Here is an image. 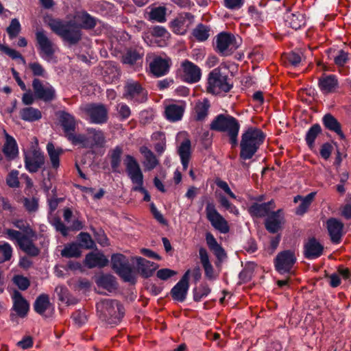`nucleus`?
<instances>
[{
    "label": "nucleus",
    "mask_w": 351,
    "mask_h": 351,
    "mask_svg": "<svg viewBox=\"0 0 351 351\" xmlns=\"http://www.w3.org/2000/svg\"><path fill=\"white\" fill-rule=\"evenodd\" d=\"M21 119L28 122H34L38 121L42 117L41 112L33 107H25L22 108L19 112Z\"/></svg>",
    "instance_id": "37"
},
{
    "label": "nucleus",
    "mask_w": 351,
    "mask_h": 351,
    "mask_svg": "<svg viewBox=\"0 0 351 351\" xmlns=\"http://www.w3.org/2000/svg\"><path fill=\"white\" fill-rule=\"evenodd\" d=\"M19 171L17 170H12L8 176L6 182L8 185L12 188L19 186V181L18 178Z\"/></svg>",
    "instance_id": "63"
},
{
    "label": "nucleus",
    "mask_w": 351,
    "mask_h": 351,
    "mask_svg": "<svg viewBox=\"0 0 351 351\" xmlns=\"http://www.w3.org/2000/svg\"><path fill=\"white\" fill-rule=\"evenodd\" d=\"M296 261L292 250H285L278 254L275 258V267L280 273L289 272Z\"/></svg>",
    "instance_id": "15"
},
{
    "label": "nucleus",
    "mask_w": 351,
    "mask_h": 351,
    "mask_svg": "<svg viewBox=\"0 0 351 351\" xmlns=\"http://www.w3.org/2000/svg\"><path fill=\"white\" fill-rule=\"evenodd\" d=\"M318 85L324 94L333 93L339 86L338 79L335 75H324L319 77Z\"/></svg>",
    "instance_id": "26"
},
{
    "label": "nucleus",
    "mask_w": 351,
    "mask_h": 351,
    "mask_svg": "<svg viewBox=\"0 0 351 351\" xmlns=\"http://www.w3.org/2000/svg\"><path fill=\"white\" fill-rule=\"evenodd\" d=\"M205 211L207 219L215 229L223 234L229 232L230 228L227 221L217 210L213 203L208 202Z\"/></svg>",
    "instance_id": "10"
},
{
    "label": "nucleus",
    "mask_w": 351,
    "mask_h": 351,
    "mask_svg": "<svg viewBox=\"0 0 351 351\" xmlns=\"http://www.w3.org/2000/svg\"><path fill=\"white\" fill-rule=\"evenodd\" d=\"M96 307L100 319L109 324H117L124 314L123 307L114 300H102L97 304Z\"/></svg>",
    "instance_id": "3"
},
{
    "label": "nucleus",
    "mask_w": 351,
    "mask_h": 351,
    "mask_svg": "<svg viewBox=\"0 0 351 351\" xmlns=\"http://www.w3.org/2000/svg\"><path fill=\"white\" fill-rule=\"evenodd\" d=\"M49 297L47 294H40L34 304V311L39 315H43L50 306Z\"/></svg>",
    "instance_id": "40"
},
{
    "label": "nucleus",
    "mask_w": 351,
    "mask_h": 351,
    "mask_svg": "<svg viewBox=\"0 0 351 351\" xmlns=\"http://www.w3.org/2000/svg\"><path fill=\"white\" fill-rule=\"evenodd\" d=\"M123 96L125 99L137 103H143L147 100V93L141 84L134 80H129L124 86Z\"/></svg>",
    "instance_id": "11"
},
{
    "label": "nucleus",
    "mask_w": 351,
    "mask_h": 351,
    "mask_svg": "<svg viewBox=\"0 0 351 351\" xmlns=\"http://www.w3.org/2000/svg\"><path fill=\"white\" fill-rule=\"evenodd\" d=\"M139 151L144 157L143 165L145 170L151 171L158 166L159 160L151 149L146 146H142Z\"/></svg>",
    "instance_id": "31"
},
{
    "label": "nucleus",
    "mask_w": 351,
    "mask_h": 351,
    "mask_svg": "<svg viewBox=\"0 0 351 351\" xmlns=\"http://www.w3.org/2000/svg\"><path fill=\"white\" fill-rule=\"evenodd\" d=\"M79 240L81 245L86 249H93L95 246L94 241L87 232H81L79 234Z\"/></svg>",
    "instance_id": "58"
},
{
    "label": "nucleus",
    "mask_w": 351,
    "mask_h": 351,
    "mask_svg": "<svg viewBox=\"0 0 351 351\" xmlns=\"http://www.w3.org/2000/svg\"><path fill=\"white\" fill-rule=\"evenodd\" d=\"M80 110L84 117L91 123L103 124L108 121V111L104 104H86L81 106Z\"/></svg>",
    "instance_id": "8"
},
{
    "label": "nucleus",
    "mask_w": 351,
    "mask_h": 351,
    "mask_svg": "<svg viewBox=\"0 0 351 351\" xmlns=\"http://www.w3.org/2000/svg\"><path fill=\"white\" fill-rule=\"evenodd\" d=\"M315 194L316 193L315 192H312V193L308 194L306 196L302 197V198L301 199V203L298 206L297 210H296V213L298 215H302L306 212V210H308L311 204L312 203V202L315 196Z\"/></svg>",
    "instance_id": "50"
},
{
    "label": "nucleus",
    "mask_w": 351,
    "mask_h": 351,
    "mask_svg": "<svg viewBox=\"0 0 351 351\" xmlns=\"http://www.w3.org/2000/svg\"><path fill=\"white\" fill-rule=\"evenodd\" d=\"M36 38L41 51V57L49 61L56 52V46L49 39L43 30L36 32Z\"/></svg>",
    "instance_id": "14"
},
{
    "label": "nucleus",
    "mask_w": 351,
    "mask_h": 351,
    "mask_svg": "<svg viewBox=\"0 0 351 351\" xmlns=\"http://www.w3.org/2000/svg\"><path fill=\"white\" fill-rule=\"evenodd\" d=\"M284 223V215L281 209L277 211L272 210L266 217L265 227L270 233H276L282 229Z\"/></svg>",
    "instance_id": "18"
},
{
    "label": "nucleus",
    "mask_w": 351,
    "mask_h": 351,
    "mask_svg": "<svg viewBox=\"0 0 351 351\" xmlns=\"http://www.w3.org/2000/svg\"><path fill=\"white\" fill-rule=\"evenodd\" d=\"M322 128L319 124H314L308 130L306 134L305 140L307 145L310 148L314 146L315 140L317 136L321 133Z\"/></svg>",
    "instance_id": "46"
},
{
    "label": "nucleus",
    "mask_w": 351,
    "mask_h": 351,
    "mask_svg": "<svg viewBox=\"0 0 351 351\" xmlns=\"http://www.w3.org/2000/svg\"><path fill=\"white\" fill-rule=\"evenodd\" d=\"M29 68L31 69L34 75L45 77L46 73L45 70L39 62H34L29 63Z\"/></svg>",
    "instance_id": "64"
},
{
    "label": "nucleus",
    "mask_w": 351,
    "mask_h": 351,
    "mask_svg": "<svg viewBox=\"0 0 351 351\" xmlns=\"http://www.w3.org/2000/svg\"><path fill=\"white\" fill-rule=\"evenodd\" d=\"M326 224L332 242L339 243L343 235V223L335 218H330L328 219Z\"/></svg>",
    "instance_id": "24"
},
{
    "label": "nucleus",
    "mask_w": 351,
    "mask_h": 351,
    "mask_svg": "<svg viewBox=\"0 0 351 351\" xmlns=\"http://www.w3.org/2000/svg\"><path fill=\"white\" fill-rule=\"evenodd\" d=\"M302 56L300 51H291L288 54L287 60L292 66H297L302 62Z\"/></svg>",
    "instance_id": "62"
},
{
    "label": "nucleus",
    "mask_w": 351,
    "mask_h": 351,
    "mask_svg": "<svg viewBox=\"0 0 351 351\" xmlns=\"http://www.w3.org/2000/svg\"><path fill=\"white\" fill-rule=\"evenodd\" d=\"M124 164L126 172L132 182L134 184L132 189L144 194V201H150V195L147 191L143 187V174L137 160L131 155H126Z\"/></svg>",
    "instance_id": "5"
},
{
    "label": "nucleus",
    "mask_w": 351,
    "mask_h": 351,
    "mask_svg": "<svg viewBox=\"0 0 351 351\" xmlns=\"http://www.w3.org/2000/svg\"><path fill=\"white\" fill-rule=\"evenodd\" d=\"M135 259L136 261L138 270L144 278L152 276L158 267L156 263L147 261L142 257H136Z\"/></svg>",
    "instance_id": "28"
},
{
    "label": "nucleus",
    "mask_w": 351,
    "mask_h": 351,
    "mask_svg": "<svg viewBox=\"0 0 351 351\" xmlns=\"http://www.w3.org/2000/svg\"><path fill=\"white\" fill-rule=\"evenodd\" d=\"M108 263V258L103 254L100 253L90 252L85 258V265L88 268L104 267Z\"/></svg>",
    "instance_id": "32"
},
{
    "label": "nucleus",
    "mask_w": 351,
    "mask_h": 351,
    "mask_svg": "<svg viewBox=\"0 0 351 351\" xmlns=\"http://www.w3.org/2000/svg\"><path fill=\"white\" fill-rule=\"evenodd\" d=\"M219 202L221 205L228 210L230 213H233L235 215H239L238 208L230 203L225 196H221L219 198Z\"/></svg>",
    "instance_id": "61"
},
{
    "label": "nucleus",
    "mask_w": 351,
    "mask_h": 351,
    "mask_svg": "<svg viewBox=\"0 0 351 351\" xmlns=\"http://www.w3.org/2000/svg\"><path fill=\"white\" fill-rule=\"evenodd\" d=\"M47 150L53 167H58L60 165V156L62 153V149H56L52 143H49L47 145Z\"/></svg>",
    "instance_id": "43"
},
{
    "label": "nucleus",
    "mask_w": 351,
    "mask_h": 351,
    "mask_svg": "<svg viewBox=\"0 0 351 351\" xmlns=\"http://www.w3.org/2000/svg\"><path fill=\"white\" fill-rule=\"evenodd\" d=\"M3 152L9 159H14L19 153L15 139L7 133H5V142L3 147Z\"/></svg>",
    "instance_id": "36"
},
{
    "label": "nucleus",
    "mask_w": 351,
    "mask_h": 351,
    "mask_svg": "<svg viewBox=\"0 0 351 351\" xmlns=\"http://www.w3.org/2000/svg\"><path fill=\"white\" fill-rule=\"evenodd\" d=\"M148 15L149 20L163 23L166 21V8L162 6L152 8Z\"/></svg>",
    "instance_id": "44"
},
{
    "label": "nucleus",
    "mask_w": 351,
    "mask_h": 351,
    "mask_svg": "<svg viewBox=\"0 0 351 351\" xmlns=\"http://www.w3.org/2000/svg\"><path fill=\"white\" fill-rule=\"evenodd\" d=\"M31 237L27 236L19 245L21 250L30 256H37L40 254V250L33 243Z\"/></svg>",
    "instance_id": "39"
},
{
    "label": "nucleus",
    "mask_w": 351,
    "mask_h": 351,
    "mask_svg": "<svg viewBox=\"0 0 351 351\" xmlns=\"http://www.w3.org/2000/svg\"><path fill=\"white\" fill-rule=\"evenodd\" d=\"M117 110L120 120H125L131 115L130 107L124 103L118 104Z\"/></svg>",
    "instance_id": "59"
},
{
    "label": "nucleus",
    "mask_w": 351,
    "mask_h": 351,
    "mask_svg": "<svg viewBox=\"0 0 351 351\" xmlns=\"http://www.w3.org/2000/svg\"><path fill=\"white\" fill-rule=\"evenodd\" d=\"M13 282L21 291H25L28 289L30 285L29 279L21 275H16L13 278Z\"/></svg>",
    "instance_id": "60"
},
{
    "label": "nucleus",
    "mask_w": 351,
    "mask_h": 351,
    "mask_svg": "<svg viewBox=\"0 0 351 351\" xmlns=\"http://www.w3.org/2000/svg\"><path fill=\"white\" fill-rule=\"evenodd\" d=\"M239 128L238 121L230 114H220L210 124V129L212 130L227 132L233 145L237 144Z\"/></svg>",
    "instance_id": "4"
},
{
    "label": "nucleus",
    "mask_w": 351,
    "mask_h": 351,
    "mask_svg": "<svg viewBox=\"0 0 351 351\" xmlns=\"http://www.w3.org/2000/svg\"><path fill=\"white\" fill-rule=\"evenodd\" d=\"M21 29V24L18 19H12L10 25L7 27L6 31L9 35L10 38L13 39L16 38L20 33Z\"/></svg>",
    "instance_id": "54"
},
{
    "label": "nucleus",
    "mask_w": 351,
    "mask_h": 351,
    "mask_svg": "<svg viewBox=\"0 0 351 351\" xmlns=\"http://www.w3.org/2000/svg\"><path fill=\"white\" fill-rule=\"evenodd\" d=\"M48 25L55 34L71 45L77 43L82 38L81 30L75 22L64 23L60 20L51 19Z\"/></svg>",
    "instance_id": "2"
},
{
    "label": "nucleus",
    "mask_w": 351,
    "mask_h": 351,
    "mask_svg": "<svg viewBox=\"0 0 351 351\" xmlns=\"http://www.w3.org/2000/svg\"><path fill=\"white\" fill-rule=\"evenodd\" d=\"M25 167L29 173H36L45 162L44 154L37 148H33L25 153Z\"/></svg>",
    "instance_id": "12"
},
{
    "label": "nucleus",
    "mask_w": 351,
    "mask_h": 351,
    "mask_svg": "<svg viewBox=\"0 0 351 351\" xmlns=\"http://www.w3.org/2000/svg\"><path fill=\"white\" fill-rule=\"evenodd\" d=\"M75 19L79 23V27L90 29L95 27L96 20L86 12H80L76 14Z\"/></svg>",
    "instance_id": "35"
},
{
    "label": "nucleus",
    "mask_w": 351,
    "mask_h": 351,
    "mask_svg": "<svg viewBox=\"0 0 351 351\" xmlns=\"http://www.w3.org/2000/svg\"><path fill=\"white\" fill-rule=\"evenodd\" d=\"M170 62V58H162L160 56H154L149 63L150 71L156 77L162 76L168 72Z\"/></svg>",
    "instance_id": "22"
},
{
    "label": "nucleus",
    "mask_w": 351,
    "mask_h": 351,
    "mask_svg": "<svg viewBox=\"0 0 351 351\" xmlns=\"http://www.w3.org/2000/svg\"><path fill=\"white\" fill-rule=\"evenodd\" d=\"M183 168L186 169L191 157V142L189 140L183 141L178 149Z\"/></svg>",
    "instance_id": "42"
},
{
    "label": "nucleus",
    "mask_w": 351,
    "mask_h": 351,
    "mask_svg": "<svg viewBox=\"0 0 351 351\" xmlns=\"http://www.w3.org/2000/svg\"><path fill=\"white\" fill-rule=\"evenodd\" d=\"M5 234L7 235L10 240L16 241L19 245H20L21 242H22L23 239L27 236L22 234L18 230L10 228L5 230Z\"/></svg>",
    "instance_id": "56"
},
{
    "label": "nucleus",
    "mask_w": 351,
    "mask_h": 351,
    "mask_svg": "<svg viewBox=\"0 0 351 351\" xmlns=\"http://www.w3.org/2000/svg\"><path fill=\"white\" fill-rule=\"evenodd\" d=\"M194 16L189 12H182L171 22L172 31L177 34H184L188 28L193 24Z\"/></svg>",
    "instance_id": "16"
},
{
    "label": "nucleus",
    "mask_w": 351,
    "mask_h": 351,
    "mask_svg": "<svg viewBox=\"0 0 351 351\" xmlns=\"http://www.w3.org/2000/svg\"><path fill=\"white\" fill-rule=\"evenodd\" d=\"M285 21L286 25L295 30L301 28L306 23L304 15L298 12L295 13H286L285 16Z\"/></svg>",
    "instance_id": "30"
},
{
    "label": "nucleus",
    "mask_w": 351,
    "mask_h": 351,
    "mask_svg": "<svg viewBox=\"0 0 351 351\" xmlns=\"http://www.w3.org/2000/svg\"><path fill=\"white\" fill-rule=\"evenodd\" d=\"M143 51L141 48H130L126 49L121 57V62L130 66L141 64Z\"/></svg>",
    "instance_id": "23"
},
{
    "label": "nucleus",
    "mask_w": 351,
    "mask_h": 351,
    "mask_svg": "<svg viewBox=\"0 0 351 351\" xmlns=\"http://www.w3.org/2000/svg\"><path fill=\"white\" fill-rule=\"evenodd\" d=\"M323 124L329 130L335 132L341 139L346 138L341 130V126L337 119L330 114H326L323 117Z\"/></svg>",
    "instance_id": "34"
},
{
    "label": "nucleus",
    "mask_w": 351,
    "mask_h": 351,
    "mask_svg": "<svg viewBox=\"0 0 351 351\" xmlns=\"http://www.w3.org/2000/svg\"><path fill=\"white\" fill-rule=\"evenodd\" d=\"M59 120L66 136L69 133L75 132L77 121L74 116L65 111H61L60 112Z\"/></svg>",
    "instance_id": "27"
},
{
    "label": "nucleus",
    "mask_w": 351,
    "mask_h": 351,
    "mask_svg": "<svg viewBox=\"0 0 351 351\" xmlns=\"http://www.w3.org/2000/svg\"><path fill=\"white\" fill-rule=\"evenodd\" d=\"M206 241L208 247L212 250L215 255L221 259L226 256L223 248L218 244L214 236L210 232L206 234Z\"/></svg>",
    "instance_id": "41"
},
{
    "label": "nucleus",
    "mask_w": 351,
    "mask_h": 351,
    "mask_svg": "<svg viewBox=\"0 0 351 351\" xmlns=\"http://www.w3.org/2000/svg\"><path fill=\"white\" fill-rule=\"evenodd\" d=\"M265 138V134L261 129L256 127L247 128L241 136L240 158L243 160L252 158Z\"/></svg>",
    "instance_id": "1"
},
{
    "label": "nucleus",
    "mask_w": 351,
    "mask_h": 351,
    "mask_svg": "<svg viewBox=\"0 0 351 351\" xmlns=\"http://www.w3.org/2000/svg\"><path fill=\"white\" fill-rule=\"evenodd\" d=\"M210 106V102L207 99L198 101L194 108L195 119L199 121L204 120L208 116Z\"/></svg>",
    "instance_id": "38"
},
{
    "label": "nucleus",
    "mask_w": 351,
    "mask_h": 351,
    "mask_svg": "<svg viewBox=\"0 0 351 351\" xmlns=\"http://www.w3.org/2000/svg\"><path fill=\"white\" fill-rule=\"evenodd\" d=\"M12 300L13 302L12 309L16 315L20 317H26L29 311V304L27 300L17 290L13 291Z\"/></svg>",
    "instance_id": "20"
},
{
    "label": "nucleus",
    "mask_w": 351,
    "mask_h": 351,
    "mask_svg": "<svg viewBox=\"0 0 351 351\" xmlns=\"http://www.w3.org/2000/svg\"><path fill=\"white\" fill-rule=\"evenodd\" d=\"M190 270H187L180 281L172 288L171 294L173 300L178 302L185 300L189 290V277Z\"/></svg>",
    "instance_id": "19"
},
{
    "label": "nucleus",
    "mask_w": 351,
    "mask_h": 351,
    "mask_svg": "<svg viewBox=\"0 0 351 351\" xmlns=\"http://www.w3.org/2000/svg\"><path fill=\"white\" fill-rule=\"evenodd\" d=\"M12 255V247L8 243L0 245V263L9 261Z\"/></svg>",
    "instance_id": "55"
},
{
    "label": "nucleus",
    "mask_w": 351,
    "mask_h": 351,
    "mask_svg": "<svg viewBox=\"0 0 351 351\" xmlns=\"http://www.w3.org/2000/svg\"><path fill=\"white\" fill-rule=\"evenodd\" d=\"M113 270L125 281L134 284L136 275L133 271L128 258L121 254H114L111 257Z\"/></svg>",
    "instance_id": "7"
},
{
    "label": "nucleus",
    "mask_w": 351,
    "mask_h": 351,
    "mask_svg": "<svg viewBox=\"0 0 351 351\" xmlns=\"http://www.w3.org/2000/svg\"><path fill=\"white\" fill-rule=\"evenodd\" d=\"M232 85L229 82L228 75L221 69H213L208 75L207 91L213 95L230 90Z\"/></svg>",
    "instance_id": "6"
},
{
    "label": "nucleus",
    "mask_w": 351,
    "mask_h": 351,
    "mask_svg": "<svg viewBox=\"0 0 351 351\" xmlns=\"http://www.w3.org/2000/svg\"><path fill=\"white\" fill-rule=\"evenodd\" d=\"M97 284L99 287H103L108 291H111L116 288V281L114 277L111 275H103L97 280Z\"/></svg>",
    "instance_id": "45"
},
{
    "label": "nucleus",
    "mask_w": 351,
    "mask_h": 351,
    "mask_svg": "<svg viewBox=\"0 0 351 351\" xmlns=\"http://www.w3.org/2000/svg\"><path fill=\"white\" fill-rule=\"evenodd\" d=\"M181 67L182 69V77L184 82L196 83L200 80L201 69L192 62L185 60L181 63Z\"/></svg>",
    "instance_id": "17"
},
{
    "label": "nucleus",
    "mask_w": 351,
    "mask_h": 351,
    "mask_svg": "<svg viewBox=\"0 0 351 351\" xmlns=\"http://www.w3.org/2000/svg\"><path fill=\"white\" fill-rule=\"evenodd\" d=\"M209 32L210 28L208 26L203 24H199L193 29V35L198 41L202 42L208 38L210 36Z\"/></svg>",
    "instance_id": "48"
},
{
    "label": "nucleus",
    "mask_w": 351,
    "mask_h": 351,
    "mask_svg": "<svg viewBox=\"0 0 351 351\" xmlns=\"http://www.w3.org/2000/svg\"><path fill=\"white\" fill-rule=\"evenodd\" d=\"M210 292V289L207 285H201L198 288L193 290V299L199 302L202 298L206 297Z\"/></svg>",
    "instance_id": "53"
},
{
    "label": "nucleus",
    "mask_w": 351,
    "mask_h": 351,
    "mask_svg": "<svg viewBox=\"0 0 351 351\" xmlns=\"http://www.w3.org/2000/svg\"><path fill=\"white\" fill-rule=\"evenodd\" d=\"M0 50L3 51L8 56H9L12 59H20L21 62L23 64H26V61L25 58L21 56V54L15 49H12L9 48L8 47L3 45H0Z\"/></svg>",
    "instance_id": "57"
},
{
    "label": "nucleus",
    "mask_w": 351,
    "mask_h": 351,
    "mask_svg": "<svg viewBox=\"0 0 351 351\" xmlns=\"http://www.w3.org/2000/svg\"><path fill=\"white\" fill-rule=\"evenodd\" d=\"M73 145H81L83 147L88 148L90 145L87 143L86 136L84 134H75V132L69 133L66 136Z\"/></svg>",
    "instance_id": "51"
},
{
    "label": "nucleus",
    "mask_w": 351,
    "mask_h": 351,
    "mask_svg": "<svg viewBox=\"0 0 351 351\" xmlns=\"http://www.w3.org/2000/svg\"><path fill=\"white\" fill-rule=\"evenodd\" d=\"M122 152V148L119 146L116 147L111 151L110 164L114 171H117L120 166Z\"/></svg>",
    "instance_id": "49"
},
{
    "label": "nucleus",
    "mask_w": 351,
    "mask_h": 351,
    "mask_svg": "<svg viewBox=\"0 0 351 351\" xmlns=\"http://www.w3.org/2000/svg\"><path fill=\"white\" fill-rule=\"evenodd\" d=\"M87 132V143L90 144L88 148L95 147H102L105 143V136L101 130L95 128H88Z\"/></svg>",
    "instance_id": "29"
},
{
    "label": "nucleus",
    "mask_w": 351,
    "mask_h": 351,
    "mask_svg": "<svg viewBox=\"0 0 351 351\" xmlns=\"http://www.w3.org/2000/svg\"><path fill=\"white\" fill-rule=\"evenodd\" d=\"M184 111V106L182 104H171L165 107L166 118L172 122L180 121Z\"/></svg>",
    "instance_id": "33"
},
{
    "label": "nucleus",
    "mask_w": 351,
    "mask_h": 351,
    "mask_svg": "<svg viewBox=\"0 0 351 351\" xmlns=\"http://www.w3.org/2000/svg\"><path fill=\"white\" fill-rule=\"evenodd\" d=\"M239 39L232 34L221 32L216 37L217 51L223 56L233 53L240 45Z\"/></svg>",
    "instance_id": "9"
},
{
    "label": "nucleus",
    "mask_w": 351,
    "mask_h": 351,
    "mask_svg": "<svg viewBox=\"0 0 351 351\" xmlns=\"http://www.w3.org/2000/svg\"><path fill=\"white\" fill-rule=\"evenodd\" d=\"M274 208L275 204L273 201L262 204L254 203L248 208V212L252 217H267Z\"/></svg>",
    "instance_id": "25"
},
{
    "label": "nucleus",
    "mask_w": 351,
    "mask_h": 351,
    "mask_svg": "<svg viewBox=\"0 0 351 351\" xmlns=\"http://www.w3.org/2000/svg\"><path fill=\"white\" fill-rule=\"evenodd\" d=\"M324 246L315 237L309 238L304 245V255L308 259H315L321 256Z\"/></svg>",
    "instance_id": "21"
},
{
    "label": "nucleus",
    "mask_w": 351,
    "mask_h": 351,
    "mask_svg": "<svg viewBox=\"0 0 351 351\" xmlns=\"http://www.w3.org/2000/svg\"><path fill=\"white\" fill-rule=\"evenodd\" d=\"M61 256L66 258H77L81 256V251L76 243H71L64 246L61 251Z\"/></svg>",
    "instance_id": "47"
},
{
    "label": "nucleus",
    "mask_w": 351,
    "mask_h": 351,
    "mask_svg": "<svg viewBox=\"0 0 351 351\" xmlns=\"http://www.w3.org/2000/svg\"><path fill=\"white\" fill-rule=\"evenodd\" d=\"M32 88L34 96L36 99L44 101H51L56 97V90L49 83L43 84L38 78H34L32 81Z\"/></svg>",
    "instance_id": "13"
},
{
    "label": "nucleus",
    "mask_w": 351,
    "mask_h": 351,
    "mask_svg": "<svg viewBox=\"0 0 351 351\" xmlns=\"http://www.w3.org/2000/svg\"><path fill=\"white\" fill-rule=\"evenodd\" d=\"M12 224L16 228L23 231L28 236L32 237H36L35 231L30 227L29 224L23 219H16L12 221Z\"/></svg>",
    "instance_id": "52"
}]
</instances>
